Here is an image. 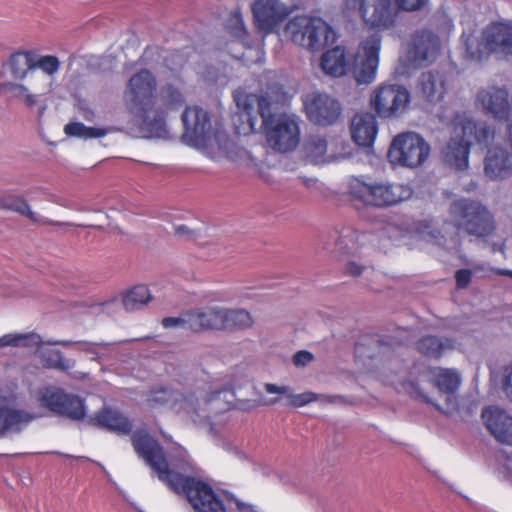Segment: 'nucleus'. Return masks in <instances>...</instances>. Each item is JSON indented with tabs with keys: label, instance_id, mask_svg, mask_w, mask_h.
<instances>
[{
	"label": "nucleus",
	"instance_id": "1",
	"mask_svg": "<svg viewBox=\"0 0 512 512\" xmlns=\"http://www.w3.org/2000/svg\"><path fill=\"white\" fill-rule=\"evenodd\" d=\"M429 0H343L344 9L357 12L364 26L375 32L366 37L356 53L347 61L345 49L336 46L323 53L320 66L325 74L340 77L350 73L356 83L370 84L376 78L382 38L377 33L396 27L401 12H416Z\"/></svg>",
	"mask_w": 512,
	"mask_h": 512
},
{
	"label": "nucleus",
	"instance_id": "2",
	"mask_svg": "<svg viewBox=\"0 0 512 512\" xmlns=\"http://www.w3.org/2000/svg\"><path fill=\"white\" fill-rule=\"evenodd\" d=\"M136 454L172 492L186 498L194 512H227L224 499L200 477L201 469L186 457L167 459L160 443L145 430L131 436Z\"/></svg>",
	"mask_w": 512,
	"mask_h": 512
},
{
	"label": "nucleus",
	"instance_id": "3",
	"mask_svg": "<svg viewBox=\"0 0 512 512\" xmlns=\"http://www.w3.org/2000/svg\"><path fill=\"white\" fill-rule=\"evenodd\" d=\"M127 107L142 120V127L155 136L166 133L169 113L186 105L180 82H166L158 88L156 76L147 68L134 73L126 83L123 95Z\"/></svg>",
	"mask_w": 512,
	"mask_h": 512
},
{
	"label": "nucleus",
	"instance_id": "4",
	"mask_svg": "<svg viewBox=\"0 0 512 512\" xmlns=\"http://www.w3.org/2000/svg\"><path fill=\"white\" fill-rule=\"evenodd\" d=\"M237 107L241 110L233 121L236 132L251 134L257 131V116L253 115V106L256 103L258 114L262 119L261 127L264 128L269 146L278 152L294 150L300 142V130L298 123L286 114H276L273 104L265 95L246 94L237 92L234 95Z\"/></svg>",
	"mask_w": 512,
	"mask_h": 512
},
{
	"label": "nucleus",
	"instance_id": "5",
	"mask_svg": "<svg viewBox=\"0 0 512 512\" xmlns=\"http://www.w3.org/2000/svg\"><path fill=\"white\" fill-rule=\"evenodd\" d=\"M452 136L441 150V156L446 165L463 171L469 166V155L472 142L487 146L494 136V131L484 123L470 117L457 116Z\"/></svg>",
	"mask_w": 512,
	"mask_h": 512
},
{
	"label": "nucleus",
	"instance_id": "6",
	"mask_svg": "<svg viewBox=\"0 0 512 512\" xmlns=\"http://www.w3.org/2000/svg\"><path fill=\"white\" fill-rule=\"evenodd\" d=\"M184 137L194 146L216 150L231 157L235 143L222 129H212L208 112L199 107H186L182 113Z\"/></svg>",
	"mask_w": 512,
	"mask_h": 512
},
{
	"label": "nucleus",
	"instance_id": "7",
	"mask_svg": "<svg viewBox=\"0 0 512 512\" xmlns=\"http://www.w3.org/2000/svg\"><path fill=\"white\" fill-rule=\"evenodd\" d=\"M453 226L471 240H486L496 231L493 213L481 202L462 198L453 201L449 208Z\"/></svg>",
	"mask_w": 512,
	"mask_h": 512
},
{
	"label": "nucleus",
	"instance_id": "8",
	"mask_svg": "<svg viewBox=\"0 0 512 512\" xmlns=\"http://www.w3.org/2000/svg\"><path fill=\"white\" fill-rule=\"evenodd\" d=\"M349 195L354 203L375 208H387L409 199L412 189L405 184L367 182L353 176L348 182Z\"/></svg>",
	"mask_w": 512,
	"mask_h": 512
},
{
	"label": "nucleus",
	"instance_id": "9",
	"mask_svg": "<svg viewBox=\"0 0 512 512\" xmlns=\"http://www.w3.org/2000/svg\"><path fill=\"white\" fill-rule=\"evenodd\" d=\"M466 57L472 61H482L490 54L512 55V23L493 21L489 23L478 39L473 34L464 35Z\"/></svg>",
	"mask_w": 512,
	"mask_h": 512
},
{
	"label": "nucleus",
	"instance_id": "10",
	"mask_svg": "<svg viewBox=\"0 0 512 512\" xmlns=\"http://www.w3.org/2000/svg\"><path fill=\"white\" fill-rule=\"evenodd\" d=\"M284 36L296 45L310 51L324 49L330 38H334L332 27L320 17L296 15L283 30Z\"/></svg>",
	"mask_w": 512,
	"mask_h": 512
},
{
	"label": "nucleus",
	"instance_id": "11",
	"mask_svg": "<svg viewBox=\"0 0 512 512\" xmlns=\"http://www.w3.org/2000/svg\"><path fill=\"white\" fill-rule=\"evenodd\" d=\"M429 154L430 146L423 137L406 132L393 139L387 156L392 164L414 168L420 166Z\"/></svg>",
	"mask_w": 512,
	"mask_h": 512
},
{
	"label": "nucleus",
	"instance_id": "12",
	"mask_svg": "<svg viewBox=\"0 0 512 512\" xmlns=\"http://www.w3.org/2000/svg\"><path fill=\"white\" fill-rule=\"evenodd\" d=\"M164 328H180L193 333H200L208 330H222V308L203 307L192 309L180 317H165L161 320Z\"/></svg>",
	"mask_w": 512,
	"mask_h": 512
},
{
	"label": "nucleus",
	"instance_id": "13",
	"mask_svg": "<svg viewBox=\"0 0 512 512\" xmlns=\"http://www.w3.org/2000/svg\"><path fill=\"white\" fill-rule=\"evenodd\" d=\"M39 401L48 410L73 421L83 420L86 415L83 399L61 388H44L39 393Z\"/></svg>",
	"mask_w": 512,
	"mask_h": 512
},
{
	"label": "nucleus",
	"instance_id": "14",
	"mask_svg": "<svg viewBox=\"0 0 512 512\" xmlns=\"http://www.w3.org/2000/svg\"><path fill=\"white\" fill-rule=\"evenodd\" d=\"M475 104L485 116L497 122H506L512 116V105L506 87L491 85L479 89Z\"/></svg>",
	"mask_w": 512,
	"mask_h": 512
},
{
	"label": "nucleus",
	"instance_id": "15",
	"mask_svg": "<svg viewBox=\"0 0 512 512\" xmlns=\"http://www.w3.org/2000/svg\"><path fill=\"white\" fill-rule=\"evenodd\" d=\"M410 102L409 91L397 84H383L371 95L370 104L383 118L396 116L404 111Z\"/></svg>",
	"mask_w": 512,
	"mask_h": 512
},
{
	"label": "nucleus",
	"instance_id": "16",
	"mask_svg": "<svg viewBox=\"0 0 512 512\" xmlns=\"http://www.w3.org/2000/svg\"><path fill=\"white\" fill-rule=\"evenodd\" d=\"M307 118L314 124L329 126L337 122L341 115V105L326 93L313 92L303 99Z\"/></svg>",
	"mask_w": 512,
	"mask_h": 512
},
{
	"label": "nucleus",
	"instance_id": "17",
	"mask_svg": "<svg viewBox=\"0 0 512 512\" xmlns=\"http://www.w3.org/2000/svg\"><path fill=\"white\" fill-rule=\"evenodd\" d=\"M147 402L151 407L168 406L176 413L193 416L198 412L199 400L193 394H184L165 386L150 389Z\"/></svg>",
	"mask_w": 512,
	"mask_h": 512
},
{
	"label": "nucleus",
	"instance_id": "18",
	"mask_svg": "<svg viewBox=\"0 0 512 512\" xmlns=\"http://www.w3.org/2000/svg\"><path fill=\"white\" fill-rule=\"evenodd\" d=\"M253 24L259 32L272 33L288 16L287 7L280 0H253Z\"/></svg>",
	"mask_w": 512,
	"mask_h": 512
},
{
	"label": "nucleus",
	"instance_id": "19",
	"mask_svg": "<svg viewBox=\"0 0 512 512\" xmlns=\"http://www.w3.org/2000/svg\"><path fill=\"white\" fill-rule=\"evenodd\" d=\"M481 417L497 441L512 446V416L496 406H489L482 410Z\"/></svg>",
	"mask_w": 512,
	"mask_h": 512
},
{
	"label": "nucleus",
	"instance_id": "20",
	"mask_svg": "<svg viewBox=\"0 0 512 512\" xmlns=\"http://www.w3.org/2000/svg\"><path fill=\"white\" fill-rule=\"evenodd\" d=\"M92 426L108 430L120 435L131 433L132 422L119 410L111 407H103L96 411L88 420Z\"/></svg>",
	"mask_w": 512,
	"mask_h": 512
},
{
	"label": "nucleus",
	"instance_id": "21",
	"mask_svg": "<svg viewBox=\"0 0 512 512\" xmlns=\"http://www.w3.org/2000/svg\"><path fill=\"white\" fill-rule=\"evenodd\" d=\"M440 45V39L434 32L421 30L415 34L409 53L418 64L429 63L438 55Z\"/></svg>",
	"mask_w": 512,
	"mask_h": 512
},
{
	"label": "nucleus",
	"instance_id": "22",
	"mask_svg": "<svg viewBox=\"0 0 512 512\" xmlns=\"http://www.w3.org/2000/svg\"><path fill=\"white\" fill-rule=\"evenodd\" d=\"M484 164L485 174L491 179L501 180L512 175V155L502 147L489 148Z\"/></svg>",
	"mask_w": 512,
	"mask_h": 512
},
{
	"label": "nucleus",
	"instance_id": "23",
	"mask_svg": "<svg viewBox=\"0 0 512 512\" xmlns=\"http://www.w3.org/2000/svg\"><path fill=\"white\" fill-rule=\"evenodd\" d=\"M378 132L376 116L369 113L356 114L351 123L353 141L361 147H371Z\"/></svg>",
	"mask_w": 512,
	"mask_h": 512
},
{
	"label": "nucleus",
	"instance_id": "24",
	"mask_svg": "<svg viewBox=\"0 0 512 512\" xmlns=\"http://www.w3.org/2000/svg\"><path fill=\"white\" fill-rule=\"evenodd\" d=\"M447 91L445 75L440 71L422 73L417 83V93L431 103L441 101Z\"/></svg>",
	"mask_w": 512,
	"mask_h": 512
},
{
	"label": "nucleus",
	"instance_id": "25",
	"mask_svg": "<svg viewBox=\"0 0 512 512\" xmlns=\"http://www.w3.org/2000/svg\"><path fill=\"white\" fill-rule=\"evenodd\" d=\"M434 385L438 390L446 395L448 409H454L457 406L455 393L458 390L461 379L460 375L451 369L434 368Z\"/></svg>",
	"mask_w": 512,
	"mask_h": 512
},
{
	"label": "nucleus",
	"instance_id": "26",
	"mask_svg": "<svg viewBox=\"0 0 512 512\" xmlns=\"http://www.w3.org/2000/svg\"><path fill=\"white\" fill-rule=\"evenodd\" d=\"M455 348V341L435 335H426L416 342L417 351L427 358L439 359Z\"/></svg>",
	"mask_w": 512,
	"mask_h": 512
},
{
	"label": "nucleus",
	"instance_id": "27",
	"mask_svg": "<svg viewBox=\"0 0 512 512\" xmlns=\"http://www.w3.org/2000/svg\"><path fill=\"white\" fill-rule=\"evenodd\" d=\"M394 340L381 339L376 334H367L360 338L355 344V356L357 358L373 359L380 354L381 349L387 346H393Z\"/></svg>",
	"mask_w": 512,
	"mask_h": 512
},
{
	"label": "nucleus",
	"instance_id": "28",
	"mask_svg": "<svg viewBox=\"0 0 512 512\" xmlns=\"http://www.w3.org/2000/svg\"><path fill=\"white\" fill-rule=\"evenodd\" d=\"M33 419L28 413L7 408L0 407V436L7 431L19 432L22 425L27 424Z\"/></svg>",
	"mask_w": 512,
	"mask_h": 512
},
{
	"label": "nucleus",
	"instance_id": "29",
	"mask_svg": "<svg viewBox=\"0 0 512 512\" xmlns=\"http://www.w3.org/2000/svg\"><path fill=\"white\" fill-rule=\"evenodd\" d=\"M222 320V330H243L250 328L253 324L250 313L243 309L222 308Z\"/></svg>",
	"mask_w": 512,
	"mask_h": 512
},
{
	"label": "nucleus",
	"instance_id": "30",
	"mask_svg": "<svg viewBox=\"0 0 512 512\" xmlns=\"http://www.w3.org/2000/svg\"><path fill=\"white\" fill-rule=\"evenodd\" d=\"M0 208L15 211L26 216L33 222H42V220L30 209L27 201L17 195L7 194L0 197Z\"/></svg>",
	"mask_w": 512,
	"mask_h": 512
},
{
	"label": "nucleus",
	"instance_id": "31",
	"mask_svg": "<svg viewBox=\"0 0 512 512\" xmlns=\"http://www.w3.org/2000/svg\"><path fill=\"white\" fill-rule=\"evenodd\" d=\"M151 300L149 289L145 285H136L123 295V306L127 311L144 307Z\"/></svg>",
	"mask_w": 512,
	"mask_h": 512
},
{
	"label": "nucleus",
	"instance_id": "32",
	"mask_svg": "<svg viewBox=\"0 0 512 512\" xmlns=\"http://www.w3.org/2000/svg\"><path fill=\"white\" fill-rule=\"evenodd\" d=\"M34 51L16 52L10 56L11 73L16 78H23L28 70L34 69Z\"/></svg>",
	"mask_w": 512,
	"mask_h": 512
},
{
	"label": "nucleus",
	"instance_id": "33",
	"mask_svg": "<svg viewBox=\"0 0 512 512\" xmlns=\"http://www.w3.org/2000/svg\"><path fill=\"white\" fill-rule=\"evenodd\" d=\"M327 145L325 137L320 135L311 136L305 143L307 156L315 163L322 161L327 152Z\"/></svg>",
	"mask_w": 512,
	"mask_h": 512
},
{
	"label": "nucleus",
	"instance_id": "34",
	"mask_svg": "<svg viewBox=\"0 0 512 512\" xmlns=\"http://www.w3.org/2000/svg\"><path fill=\"white\" fill-rule=\"evenodd\" d=\"M31 339H40V337L36 333H8L0 337V348L27 347Z\"/></svg>",
	"mask_w": 512,
	"mask_h": 512
},
{
	"label": "nucleus",
	"instance_id": "35",
	"mask_svg": "<svg viewBox=\"0 0 512 512\" xmlns=\"http://www.w3.org/2000/svg\"><path fill=\"white\" fill-rule=\"evenodd\" d=\"M41 69L49 76H53L60 68V61L54 55L41 56L39 58L34 56V69Z\"/></svg>",
	"mask_w": 512,
	"mask_h": 512
},
{
	"label": "nucleus",
	"instance_id": "36",
	"mask_svg": "<svg viewBox=\"0 0 512 512\" xmlns=\"http://www.w3.org/2000/svg\"><path fill=\"white\" fill-rule=\"evenodd\" d=\"M45 366L62 371H68L71 368L70 361L66 359L60 351H52L44 357Z\"/></svg>",
	"mask_w": 512,
	"mask_h": 512
},
{
	"label": "nucleus",
	"instance_id": "37",
	"mask_svg": "<svg viewBox=\"0 0 512 512\" xmlns=\"http://www.w3.org/2000/svg\"><path fill=\"white\" fill-rule=\"evenodd\" d=\"M229 29L232 34L238 38H244L247 36L248 31L245 27L243 17L240 12L236 11L231 14L229 19Z\"/></svg>",
	"mask_w": 512,
	"mask_h": 512
},
{
	"label": "nucleus",
	"instance_id": "38",
	"mask_svg": "<svg viewBox=\"0 0 512 512\" xmlns=\"http://www.w3.org/2000/svg\"><path fill=\"white\" fill-rule=\"evenodd\" d=\"M402 388L412 397L419 399L425 403L433 404L435 407H437L439 410L443 411L438 405L434 404L431 399L424 394L421 390L419 385L416 382L413 381H403Z\"/></svg>",
	"mask_w": 512,
	"mask_h": 512
},
{
	"label": "nucleus",
	"instance_id": "39",
	"mask_svg": "<svg viewBox=\"0 0 512 512\" xmlns=\"http://www.w3.org/2000/svg\"><path fill=\"white\" fill-rule=\"evenodd\" d=\"M317 398V395L313 392L293 394L288 398V405L296 408L303 407L311 402L316 401Z\"/></svg>",
	"mask_w": 512,
	"mask_h": 512
},
{
	"label": "nucleus",
	"instance_id": "40",
	"mask_svg": "<svg viewBox=\"0 0 512 512\" xmlns=\"http://www.w3.org/2000/svg\"><path fill=\"white\" fill-rule=\"evenodd\" d=\"M223 496L228 502L233 503L239 512H258L252 504L241 501L228 491H223Z\"/></svg>",
	"mask_w": 512,
	"mask_h": 512
},
{
	"label": "nucleus",
	"instance_id": "41",
	"mask_svg": "<svg viewBox=\"0 0 512 512\" xmlns=\"http://www.w3.org/2000/svg\"><path fill=\"white\" fill-rule=\"evenodd\" d=\"M85 125L81 122H69L64 127L67 136L78 137L84 139Z\"/></svg>",
	"mask_w": 512,
	"mask_h": 512
},
{
	"label": "nucleus",
	"instance_id": "42",
	"mask_svg": "<svg viewBox=\"0 0 512 512\" xmlns=\"http://www.w3.org/2000/svg\"><path fill=\"white\" fill-rule=\"evenodd\" d=\"M472 279V272L469 269H459L455 273L456 286L459 289L468 287Z\"/></svg>",
	"mask_w": 512,
	"mask_h": 512
},
{
	"label": "nucleus",
	"instance_id": "43",
	"mask_svg": "<svg viewBox=\"0 0 512 512\" xmlns=\"http://www.w3.org/2000/svg\"><path fill=\"white\" fill-rule=\"evenodd\" d=\"M5 90L10 92L13 97L21 100H23L28 91L24 85L13 82H5Z\"/></svg>",
	"mask_w": 512,
	"mask_h": 512
},
{
	"label": "nucleus",
	"instance_id": "44",
	"mask_svg": "<svg viewBox=\"0 0 512 512\" xmlns=\"http://www.w3.org/2000/svg\"><path fill=\"white\" fill-rule=\"evenodd\" d=\"M314 359V356L311 352L307 350H300L295 353L293 356V363L296 366H305L310 363Z\"/></svg>",
	"mask_w": 512,
	"mask_h": 512
},
{
	"label": "nucleus",
	"instance_id": "45",
	"mask_svg": "<svg viewBox=\"0 0 512 512\" xmlns=\"http://www.w3.org/2000/svg\"><path fill=\"white\" fill-rule=\"evenodd\" d=\"M175 234L185 240L196 241L200 236L196 231L190 230L185 225H180L175 228Z\"/></svg>",
	"mask_w": 512,
	"mask_h": 512
},
{
	"label": "nucleus",
	"instance_id": "46",
	"mask_svg": "<svg viewBox=\"0 0 512 512\" xmlns=\"http://www.w3.org/2000/svg\"><path fill=\"white\" fill-rule=\"evenodd\" d=\"M84 139L101 138L107 135L108 129L85 126Z\"/></svg>",
	"mask_w": 512,
	"mask_h": 512
},
{
	"label": "nucleus",
	"instance_id": "47",
	"mask_svg": "<svg viewBox=\"0 0 512 512\" xmlns=\"http://www.w3.org/2000/svg\"><path fill=\"white\" fill-rule=\"evenodd\" d=\"M265 391L269 394H287L289 391V387L277 386L272 383H267L265 384Z\"/></svg>",
	"mask_w": 512,
	"mask_h": 512
},
{
	"label": "nucleus",
	"instance_id": "48",
	"mask_svg": "<svg viewBox=\"0 0 512 512\" xmlns=\"http://www.w3.org/2000/svg\"><path fill=\"white\" fill-rule=\"evenodd\" d=\"M363 268L355 262L346 264L345 273L354 277L361 275Z\"/></svg>",
	"mask_w": 512,
	"mask_h": 512
},
{
	"label": "nucleus",
	"instance_id": "49",
	"mask_svg": "<svg viewBox=\"0 0 512 512\" xmlns=\"http://www.w3.org/2000/svg\"><path fill=\"white\" fill-rule=\"evenodd\" d=\"M504 477L512 482V456H507L503 463V471Z\"/></svg>",
	"mask_w": 512,
	"mask_h": 512
},
{
	"label": "nucleus",
	"instance_id": "50",
	"mask_svg": "<svg viewBox=\"0 0 512 512\" xmlns=\"http://www.w3.org/2000/svg\"><path fill=\"white\" fill-rule=\"evenodd\" d=\"M503 390L507 397L512 400V371L504 379Z\"/></svg>",
	"mask_w": 512,
	"mask_h": 512
},
{
	"label": "nucleus",
	"instance_id": "51",
	"mask_svg": "<svg viewBox=\"0 0 512 512\" xmlns=\"http://www.w3.org/2000/svg\"><path fill=\"white\" fill-rule=\"evenodd\" d=\"M23 101L30 108L34 107L38 102L36 99V96L33 94H29L28 91L26 92V95L24 96Z\"/></svg>",
	"mask_w": 512,
	"mask_h": 512
},
{
	"label": "nucleus",
	"instance_id": "52",
	"mask_svg": "<svg viewBox=\"0 0 512 512\" xmlns=\"http://www.w3.org/2000/svg\"><path fill=\"white\" fill-rule=\"evenodd\" d=\"M495 273L499 276H508L512 278V270L496 269Z\"/></svg>",
	"mask_w": 512,
	"mask_h": 512
},
{
	"label": "nucleus",
	"instance_id": "53",
	"mask_svg": "<svg viewBox=\"0 0 512 512\" xmlns=\"http://www.w3.org/2000/svg\"><path fill=\"white\" fill-rule=\"evenodd\" d=\"M508 135H509V143L512 149V123L508 125Z\"/></svg>",
	"mask_w": 512,
	"mask_h": 512
},
{
	"label": "nucleus",
	"instance_id": "54",
	"mask_svg": "<svg viewBox=\"0 0 512 512\" xmlns=\"http://www.w3.org/2000/svg\"><path fill=\"white\" fill-rule=\"evenodd\" d=\"M59 344L62 346H70L72 344V342L71 341H60Z\"/></svg>",
	"mask_w": 512,
	"mask_h": 512
},
{
	"label": "nucleus",
	"instance_id": "55",
	"mask_svg": "<svg viewBox=\"0 0 512 512\" xmlns=\"http://www.w3.org/2000/svg\"><path fill=\"white\" fill-rule=\"evenodd\" d=\"M3 91H6V90H5V83H1V84H0V94H1Z\"/></svg>",
	"mask_w": 512,
	"mask_h": 512
}]
</instances>
